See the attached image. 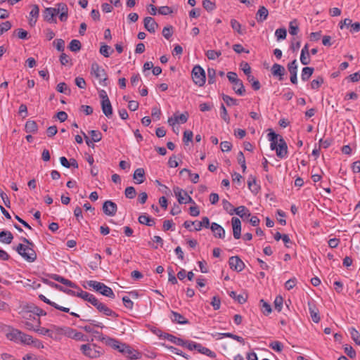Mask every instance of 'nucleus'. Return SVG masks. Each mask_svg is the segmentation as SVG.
<instances>
[{
	"label": "nucleus",
	"instance_id": "obj_1",
	"mask_svg": "<svg viewBox=\"0 0 360 360\" xmlns=\"http://www.w3.org/2000/svg\"><path fill=\"white\" fill-rule=\"evenodd\" d=\"M101 341L110 346L112 348L117 349L122 354L127 355V357L131 359H139L141 358V353L134 349L129 345L120 342L115 339L108 337H102Z\"/></svg>",
	"mask_w": 360,
	"mask_h": 360
},
{
	"label": "nucleus",
	"instance_id": "obj_2",
	"mask_svg": "<svg viewBox=\"0 0 360 360\" xmlns=\"http://www.w3.org/2000/svg\"><path fill=\"white\" fill-rule=\"evenodd\" d=\"M269 140L271 141L270 148L276 150V155L280 158H283L288 153V147L283 137L273 131L268 134Z\"/></svg>",
	"mask_w": 360,
	"mask_h": 360
},
{
	"label": "nucleus",
	"instance_id": "obj_3",
	"mask_svg": "<svg viewBox=\"0 0 360 360\" xmlns=\"http://www.w3.org/2000/svg\"><path fill=\"white\" fill-rule=\"evenodd\" d=\"M21 240L27 245L20 243L15 248L16 252L27 262H34L37 259V253L33 249V243L23 237Z\"/></svg>",
	"mask_w": 360,
	"mask_h": 360
},
{
	"label": "nucleus",
	"instance_id": "obj_4",
	"mask_svg": "<svg viewBox=\"0 0 360 360\" xmlns=\"http://www.w3.org/2000/svg\"><path fill=\"white\" fill-rule=\"evenodd\" d=\"M82 353L89 358H98L104 353V349L95 344H84L80 346Z\"/></svg>",
	"mask_w": 360,
	"mask_h": 360
},
{
	"label": "nucleus",
	"instance_id": "obj_5",
	"mask_svg": "<svg viewBox=\"0 0 360 360\" xmlns=\"http://www.w3.org/2000/svg\"><path fill=\"white\" fill-rule=\"evenodd\" d=\"M91 75L98 80L100 84L105 86L108 84V76L105 70L97 63H93L91 66Z\"/></svg>",
	"mask_w": 360,
	"mask_h": 360
},
{
	"label": "nucleus",
	"instance_id": "obj_6",
	"mask_svg": "<svg viewBox=\"0 0 360 360\" xmlns=\"http://www.w3.org/2000/svg\"><path fill=\"white\" fill-rule=\"evenodd\" d=\"M89 287L94 288L96 292L108 297L114 298L115 293L112 290L103 283L96 281H87Z\"/></svg>",
	"mask_w": 360,
	"mask_h": 360
},
{
	"label": "nucleus",
	"instance_id": "obj_7",
	"mask_svg": "<svg viewBox=\"0 0 360 360\" xmlns=\"http://www.w3.org/2000/svg\"><path fill=\"white\" fill-rule=\"evenodd\" d=\"M192 79L194 83L199 86H202L205 84L206 80L205 72L200 65H195L193 68Z\"/></svg>",
	"mask_w": 360,
	"mask_h": 360
},
{
	"label": "nucleus",
	"instance_id": "obj_8",
	"mask_svg": "<svg viewBox=\"0 0 360 360\" xmlns=\"http://www.w3.org/2000/svg\"><path fill=\"white\" fill-rule=\"evenodd\" d=\"M173 191L180 204H186L188 202L195 204L192 198L189 196L182 188L178 186H174L173 188Z\"/></svg>",
	"mask_w": 360,
	"mask_h": 360
},
{
	"label": "nucleus",
	"instance_id": "obj_9",
	"mask_svg": "<svg viewBox=\"0 0 360 360\" xmlns=\"http://www.w3.org/2000/svg\"><path fill=\"white\" fill-rule=\"evenodd\" d=\"M80 321L91 322V325H88V326H85L82 327V328L86 333H92L95 334V337H97L99 340H101V338H102V337H104L102 333H99L98 331L94 330V329H93V326L103 328L105 326L101 323L97 322L94 320L84 319H81Z\"/></svg>",
	"mask_w": 360,
	"mask_h": 360
},
{
	"label": "nucleus",
	"instance_id": "obj_10",
	"mask_svg": "<svg viewBox=\"0 0 360 360\" xmlns=\"http://www.w3.org/2000/svg\"><path fill=\"white\" fill-rule=\"evenodd\" d=\"M103 212L108 216H115L117 211V204L111 200H106L103 204Z\"/></svg>",
	"mask_w": 360,
	"mask_h": 360
},
{
	"label": "nucleus",
	"instance_id": "obj_11",
	"mask_svg": "<svg viewBox=\"0 0 360 360\" xmlns=\"http://www.w3.org/2000/svg\"><path fill=\"white\" fill-rule=\"evenodd\" d=\"M229 264L230 268L236 271H242L245 266V263L237 256L230 257Z\"/></svg>",
	"mask_w": 360,
	"mask_h": 360
},
{
	"label": "nucleus",
	"instance_id": "obj_12",
	"mask_svg": "<svg viewBox=\"0 0 360 360\" xmlns=\"http://www.w3.org/2000/svg\"><path fill=\"white\" fill-rule=\"evenodd\" d=\"M57 12L54 8H46L44 11L43 16L45 21L49 23H56L57 20L56 16Z\"/></svg>",
	"mask_w": 360,
	"mask_h": 360
},
{
	"label": "nucleus",
	"instance_id": "obj_13",
	"mask_svg": "<svg viewBox=\"0 0 360 360\" xmlns=\"http://www.w3.org/2000/svg\"><path fill=\"white\" fill-rule=\"evenodd\" d=\"M288 71L290 74V82L296 84L297 83V62L295 59L288 65Z\"/></svg>",
	"mask_w": 360,
	"mask_h": 360
},
{
	"label": "nucleus",
	"instance_id": "obj_14",
	"mask_svg": "<svg viewBox=\"0 0 360 360\" xmlns=\"http://www.w3.org/2000/svg\"><path fill=\"white\" fill-rule=\"evenodd\" d=\"M144 27L150 33H155L158 24L152 17H146L143 20Z\"/></svg>",
	"mask_w": 360,
	"mask_h": 360
},
{
	"label": "nucleus",
	"instance_id": "obj_15",
	"mask_svg": "<svg viewBox=\"0 0 360 360\" xmlns=\"http://www.w3.org/2000/svg\"><path fill=\"white\" fill-rule=\"evenodd\" d=\"M271 74L274 77H278L279 80H283V77L285 73V68L278 63H274L271 69Z\"/></svg>",
	"mask_w": 360,
	"mask_h": 360
},
{
	"label": "nucleus",
	"instance_id": "obj_16",
	"mask_svg": "<svg viewBox=\"0 0 360 360\" xmlns=\"http://www.w3.org/2000/svg\"><path fill=\"white\" fill-rule=\"evenodd\" d=\"M232 226H233V237L236 239H238L240 237V231H241V222L240 220L237 217H233L231 219Z\"/></svg>",
	"mask_w": 360,
	"mask_h": 360
},
{
	"label": "nucleus",
	"instance_id": "obj_17",
	"mask_svg": "<svg viewBox=\"0 0 360 360\" xmlns=\"http://www.w3.org/2000/svg\"><path fill=\"white\" fill-rule=\"evenodd\" d=\"M51 278H52L53 280L56 281H58L63 285H65L68 287H70V288H77V285L73 282H72L70 280H68L67 278H65L63 276H60V275H58V274H52L51 276Z\"/></svg>",
	"mask_w": 360,
	"mask_h": 360
},
{
	"label": "nucleus",
	"instance_id": "obj_18",
	"mask_svg": "<svg viewBox=\"0 0 360 360\" xmlns=\"http://www.w3.org/2000/svg\"><path fill=\"white\" fill-rule=\"evenodd\" d=\"M308 307L312 321L314 323H319L321 319L319 309L313 302H308Z\"/></svg>",
	"mask_w": 360,
	"mask_h": 360
},
{
	"label": "nucleus",
	"instance_id": "obj_19",
	"mask_svg": "<svg viewBox=\"0 0 360 360\" xmlns=\"http://www.w3.org/2000/svg\"><path fill=\"white\" fill-rule=\"evenodd\" d=\"M188 118V112H184L179 115H174V119L172 117H170L168 119V122L172 126L174 125L176 122H180V123L184 124L187 122Z\"/></svg>",
	"mask_w": 360,
	"mask_h": 360
},
{
	"label": "nucleus",
	"instance_id": "obj_20",
	"mask_svg": "<svg viewBox=\"0 0 360 360\" xmlns=\"http://www.w3.org/2000/svg\"><path fill=\"white\" fill-rule=\"evenodd\" d=\"M135 184H141L145 181V170L143 168L136 169L133 174Z\"/></svg>",
	"mask_w": 360,
	"mask_h": 360
},
{
	"label": "nucleus",
	"instance_id": "obj_21",
	"mask_svg": "<svg viewBox=\"0 0 360 360\" xmlns=\"http://www.w3.org/2000/svg\"><path fill=\"white\" fill-rule=\"evenodd\" d=\"M39 297L41 301L46 303L47 304H49V305L53 307L56 309H58L60 311H62L66 312V313L70 312L69 308L61 307V306L58 305V304H56V303L51 301L48 298H46L44 295H39Z\"/></svg>",
	"mask_w": 360,
	"mask_h": 360
},
{
	"label": "nucleus",
	"instance_id": "obj_22",
	"mask_svg": "<svg viewBox=\"0 0 360 360\" xmlns=\"http://www.w3.org/2000/svg\"><path fill=\"white\" fill-rule=\"evenodd\" d=\"M210 229L214 233L216 238H224L225 236L224 229L218 224L213 222L211 224Z\"/></svg>",
	"mask_w": 360,
	"mask_h": 360
},
{
	"label": "nucleus",
	"instance_id": "obj_23",
	"mask_svg": "<svg viewBox=\"0 0 360 360\" xmlns=\"http://www.w3.org/2000/svg\"><path fill=\"white\" fill-rule=\"evenodd\" d=\"M269 15V11L264 6H260L256 13V20L258 22H262L266 20Z\"/></svg>",
	"mask_w": 360,
	"mask_h": 360
},
{
	"label": "nucleus",
	"instance_id": "obj_24",
	"mask_svg": "<svg viewBox=\"0 0 360 360\" xmlns=\"http://www.w3.org/2000/svg\"><path fill=\"white\" fill-rule=\"evenodd\" d=\"M101 108L103 114L108 117H110L112 115V108L111 103L109 101H101Z\"/></svg>",
	"mask_w": 360,
	"mask_h": 360
},
{
	"label": "nucleus",
	"instance_id": "obj_25",
	"mask_svg": "<svg viewBox=\"0 0 360 360\" xmlns=\"http://www.w3.org/2000/svg\"><path fill=\"white\" fill-rule=\"evenodd\" d=\"M172 316L170 317L171 320L174 323H176L179 324H187L188 323V321L181 314L172 311Z\"/></svg>",
	"mask_w": 360,
	"mask_h": 360
},
{
	"label": "nucleus",
	"instance_id": "obj_26",
	"mask_svg": "<svg viewBox=\"0 0 360 360\" xmlns=\"http://www.w3.org/2000/svg\"><path fill=\"white\" fill-rule=\"evenodd\" d=\"M98 311L107 316H112L115 318L118 316V314L115 311H112L103 303H101L99 307H98Z\"/></svg>",
	"mask_w": 360,
	"mask_h": 360
},
{
	"label": "nucleus",
	"instance_id": "obj_27",
	"mask_svg": "<svg viewBox=\"0 0 360 360\" xmlns=\"http://www.w3.org/2000/svg\"><path fill=\"white\" fill-rule=\"evenodd\" d=\"M20 330L12 328L10 332L6 333V338L15 343H19Z\"/></svg>",
	"mask_w": 360,
	"mask_h": 360
},
{
	"label": "nucleus",
	"instance_id": "obj_28",
	"mask_svg": "<svg viewBox=\"0 0 360 360\" xmlns=\"http://www.w3.org/2000/svg\"><path fill=\"white\" fill-rule=\"evenodd\" d=\"M138 221L141 224H145L148 226H153L155 225V219L150 217L146 214H141L139 217Z\"/></svg>",
	"mask_w": 360,
	"mask_h": 360
},
{
	"label": "nucleus",
	"instance_id": "obj_29",
	"mask_svg": "<svg viewBox=\"0 0 360 360\" xmlns=\"http://www.w3.org/2000/svg\"><path fill=\"white\" fill-rule=\"evenodd\" d=\"M194 347H196L195 350H197L198 352L207 355V356L214 358L216 357V354L214 352L211 351L210 349L203 347L201 344L198 343L197 346H194Z\"/></svg>",
	"mask_w": 360,
	"mask_h": 360
},
{
	"label": "nucleus",
	"instance_id": "obj_30",
	"mask_svg": "<svg viewBox=\"0 0 360 360\" xmlns=\"http://www.w3.org/2000/svg\"><path fill=\"white\" fill-rule=\"evenodd\" d=\"M13 236L10 231H2L0 232V241L6 244L11 243Z\"/></svg>",
	"mask_w": 360,
	"mask_h": 360
},
{
	"label": "nucleus",
	"instance_id": "obj_31",
	"mask_svg": "<svg viewBox=\"0 0 360 360\" xmlns=\"http://www.w3.org/2000/svg\"><path fill=\"white\" fill-rule=\"evenodd\" d=\"M25 128L27 133H36L38 130V125L35 121L28 120L25 123Z\"/></svg>",
	"mask_w": 360,
	"mask_h": 360
},
{
	"label": "nucleus",
	"instance_id": "obj_32",
	"mask_svg": "<svg viewBox=\"0 0 360 360\" xmlns=\"http://www.w3.org/2000/svg\"><path fill=\"white\" fill-rule=\"evenodd\" d=\"M233 89L238 95H242L245 92V86L240 79L233 84Z\"/></svg>",
	"mask_w": 360,
	"mask_h": 360
},
{
	"label": "nucleus",
	"instance_id": "obj_33",
	"mask_svg": "<svg viewBox=\"0 0 360 360\" xmlns=\"http://www.w3.org/2000/svg\"><path fill=\"white\" fill-rule=\"evenodd\" d=\"M314 69L311 67H305L302 70L301 78L303 81H307L312 75Z\"/></svg>",
	"mask_w": 360,
	"mask_h": 360
},
{
	"label": "nucleus",
	"instance_id": "obj_34",
	"mask_svg": "<svg viewBox=\"0 0 360 360\" xmlns=\"http://www.w3.org/2000/svg\"><path fill=\"white\" fill-rule=\"evenodd\" d=\"M13 36L17 37L20 39H27L29 38L28 32L22 28L15 30Z\"/></svg>",
	"mask_w": 360,
	"mask_h": 360
},
{
	"label": "nucleus",
	"instance_id": "obj_35",
	"mask_svg": "<svg viewBox=\"0 0 360 360\" xmlns=\"http://www.w3.org/2000/svg\"><path fill=\"white\" fill-rule=\"evenodd\" d=\"M19 343L30 345L32 342V337L30 335L20 332Z\"/></svg>",
	"mask_w": 360,
	"mask_h": 360
},
{
	"label": "nucleus",
	"instance_id": "obj_36",
	"mask_svg": "<svg viewBox=\"0 0 360 360\" xmlns=\"http://www.w3.org/2000/svg\"><path fill=\"white\" fill-rule=\"evenodd\" d=\"M69 49L72 52H78L82 48L81 42L77 39H72L69 44Z\"/></svg>",
	"mask_w": 360,
	"mask_h": 360
},
{
	"label": "nucleus",
	"instance_id": "obj_37",
	"mask_svg": "<svg viewBox=\"0 0 360 360\" xmlns=\"http://www.w3.org/2000/svg\"><path fill=\"white\" fill-rule=\"evenodd\" d=\"M99 51L101 55L108 58L110 56V53L113 52V50L108 45L102 44Z\"/></svg>",
	"mask_w": 360,
	"mask_h": 360
},
{
	"label": "nucleus",
	"instance_id": "obj_38",
	"mask_svg": "<svg viewBox=\"0 0 360 360\" xmlns=\"http://www.w3.org/2000/svg\"><path fill=\"white\" fill-rule=\"evenodd\" d=\"M56 90L62 94H65L66 95H69L71 93V90L68 87L66 83L60 82L56 86Z\"/></svg>",
	"mask_w": 360,
	"mask_h": 360
},
{
	"label": "nucleus",
	"instance_id": "obj_39",
	"mask_svg": "<svg viewBox=\"0 0 360 360\" xmlns=\"http://www.w3.org/2000/svg\"><path fill=\"white\" fill-rule=\"evenodd\" d=\"M65 330H68L69 332H71L72 333H74V335H72L73 339L82 341L85 340V335L83 333L77 332L76 331V330L70 328H65Z\"/></svg>",
	"mask_w": 360,
	"mask_h": 360
},
{
	"label": "nucleus",
	"instance_id": "obj_40",
	"mask_svg": "<svg viewBox=\"0 0 360 360\" xmlns=\"http://www.w3.org/2000/svg\"><path fill=\"white\" fill-rule=\"evenodd\" d=\"M52 286L55 287L56 289H58V290L60 291H62L69 295H71V296H77V292L76 291H74L72 290H70V289H67V288H65L64 287L58 285V284H56V283H53L52 284Z\"/></svg>",
	"mask_w": 360,
	"mask_h": 360
},
{
	"label": "nucleus",
	"instance_id": "obj_41",
	"mask_svg": "<svg viewBox=\"0 0 360 360\" xmlns=\"http://www.w3.org/2000/svg\"><path fill=\"white\" fill-rule=\"evenodd\" d=\"M249 190L255 194H257L260 190V184L253 179L252 181H249Z\"/></svg>",
	"mask_w": 360,
	"mask_h": 360
},
{
	"label": "nucleus",
	"instance_id": "obj_42",
	"mask_svg": "<svg viewBox=\"0 0 360 360\" xmlns=\"http://www.w3.org/2000/svg\"><path fill=\"white\" fill-rule=\"evenodd\" d=\"M237 161H238V164L240 165V166L243 169V172H244L246 169V162H245V155L242 151H240L238 153Z\"/></svg>",
	"mask_w": 360,
	"mask_h": 360
},
{
	"label": "nucleus",
	"instance_id": "obj_43",
	"mask_svg": "<svg viewBox=\"0 0 360 360\" xmlns=\"http://www.w3.org/2000/svg\"><path fill=\"white\" fill-rule=\"evenodd\" d=\"M349 333L356 344L360 345V333L354 328H351L349 329Z\"/></svg>",
	"mask_w": 360,
	"mask_h": 360
},
{
	"label": "nucleus",
	"instance_id": "obj_44",
	"mask_svg": "<svg viewBox=\"0 0 360 360\" xmlns=\"http://www.w3.org/2000/svg\"><path fill=\"white\" fill-rule=\"evenodd\" d=\"M184 172H187L189 176H190V178H191V181L194 183V184H196L199 181V175L198 174H192L191 172L188 169H183L180 171V174H182Z\"/></svg>",
	"mask_w": 360,
	"mask_h": 360
},
{
	"label": "nucleus",
	"instance_id": "obj_45",
	"mask_svg": "<svg viewBox=\"0 0 360 360\" xmlns=\"http://www.w3.org/2000/svg\"><path fill=\"white\" fill-rule=\"evenodd\" d=\"M124 195L129 199H133L136 195L135 188L133 186H129L125 188Z\"/></svg>",
	"mask_w": 360,
	"mask_h": 360
},
{
	"label": "nucleus",
	"instance_id": "obj_46",
	"mask_svg": "<svg viewBox=\"0 0 360 360\" xmlns=\"http://www.w3.org/2000/svg\"><path fill=\"white\" fill-rule=\"evenodd\" d=\"M287 31L285 28H278L275 32V36L278 41L285 39Z\"/></svg>",
	"mask_w": 360,
	"mask_h": 360
},
{
	"label": "nucleus",
	"instance_id": "obj_47",
	"mask_svg": "<svg viewBox=\"0 0 360 360\" xmlns=\"http://www.w3.org/2000/svg\"><path fill=\"white\" fill-rule=\"evenodd\" d=\"M167 339L169 340L170 342L174 343L176 345L182 346L184 345V340L177 338L176 336H174L170 334H167Z\"/></svg>",
	"mask_w": 360,
	"mask_h": 360
},
{
	"label": "nucleus",
	"instance_id": "obj_48",
	"mask_svg": "<svg viewBox=\"0 0 360 360\" xmlns=\"http://www.w3.org/2000/svg\"><path fill=\"white\" fill-rule=\"evenodd\" d=\"M75 289H77V297H81L85 301L89 300V297L91 295V293L86 291H83L78 285L77 288H76Z\"/></svg>",
	"mask_w": 360,
	"mask_h": 360
},
{
	"label": "nucleus",
	"instance_id": "obj_49",
	"mask_svg": "<svg viewBox=\"0 0 360 360\" xmlns=\"http://www.w3.org/2000/svg\"><path fill=\"white\" fill-rule=\"evenodd\" d=\"M323 83V78L322 77H318L311 82V88L312 89H318L321 84Z\"/></svg>",
	"mask_w": 360,
	"mask_h": 360
},
{
	"label": "nucleus",
	"instance_id": "obj_50",
	"mask_svg": "<svg viewBox=\"0 0 360 360\" xmlns=\"http://www.w3.org/2000/svg\"><path fill=\"white\" fill-rule=\"evenodd\" d=\"M299 31L298 25L296 20H292L289 25V32L292 35H296Z\"/></svg>",
	"mask_w": 360,
	"mask_h": 360
},
{
	"label": "nucleus",
	"instance_id": "obj_51",
	"mask_svg": "<svg viewBox=\"0 0 360 360\" xmlns=\"http://www.w3.org/2000/svg\"><path fill=\"white\" fill-rule=\"evenodd\" d=\"M269 347L277 352H281L283 350V345L279 341H274L269 344Z\"/></svg>",
	"mask_w": 360,
	"mask_h": 360
},
{
	"label": "nucleus",
	"instance_id": "obj_52",
	"mask_svg": "<svg viewBox=\"0 0 360 360\" xmlns=\"http://www.w3.org/2000/svg\"><path fill=\"white\" fill-rule=\"evenodd\" d=\"M56 11L57 12V15L59 13H68V8L67 5L64 3H58L56 4Z\"/></svg>",
	"mask_w": 360,
	"mask_h": 360
},
{
	"label": "nucleus",
	"instance_id": "obj_53",
	"mask_svg": "<svg viewBox=\"0 0 360 360\" xmlns=\"http://www.w3.org/2000/svg\"><path fill=\"white\" fill-rule=\"evenodd\" d=\"M231 26L233 28V30L236 31L238 34H242L244 33V32H243V30H241L240 23L238 22L236 20L232 19L231 20Z\"/></svg>",
	"mask_w": 360,
	"mask_h": 360
},
{
	"label": "nucleus",
	"instance_id": "obj_54",
	"mask_svg": "<svg viewBox=\"0 0 360 360\" xmlns=\"http://www.w3.org/2000/svg\"><path fill=\"white\" fill-rule=\"evenodd\" d=\"M12 27L11 22L10 21H5L0 24V36L2 35L4 32L9 30Z\"/></svg>",
	"mask_w": 360,
	"mask_h": 360
},
{
	"label": "nucleus",
	"instance_id": "obj_55",
	"mask_svg": "<svg viewBox=\"0 0 360 360\" xmlns=\"http://www.w3.org/2000/svg\"><path fill=\"white\" fill-rule=\"evenodd\" d=\"M91 139L94 142H98L102 139V134L98 130H91L89 131Z\"/></svg>",
	"mask_w": 360,
	"mask_h": 360
},
{
	"label": "nucleus",
	"instance_id": "obj_56",
	"mask_svg": "<svg viewBox=\"0 0 360 360\" xmlns=\"http://www.w3.org/2000/svg\"><path fill=\"white\" fill-rule=\"evenodd\" d=\"M202 6L207 11H212L216 8L215 4L210 0H204Z\"/></svg>",
	"mask_w": 360,
	"mask_h": 360
},
{
	"label": "nucleus",
	"instance_id": "obj_57",
	"mask_svg": "<svg viewBox=\"0 0 360 360\" xmlns=\"http://www.w3.org/2000/svg\"><path fill=\"white\" fill-rule=\"evenodd\" d=\"M216 70L214 68L207 69L208 83L213 84L215 82Z\"/></svg>",
	"mask_w": 360,
	"mask_h": 360
},
{
	"label": "nucleus",
	"instance_id": "obj_58",
	"mask_svg": "<svg viewBox=\"0 0 360 360\" xmlns=\"http://www.w3.org/2000/svg\"><path fill=\"white\" fill-rule=\"evenodd\" d=\"M221 51H217L214 50H208L206 52V56L210 60H215L221 56Z\"/></svg>",
	"mask_w": 360,
	"mask_h": 360
},
{
	"label": "nucleus",
	"instance_id": "obj_59",
	"mask_svg": "<svg viewBox=\"0 0 360 360\" xmlns=\"http://www.w3.org/2000/svg\"><path fill=\"white\" fill-rule=\"evenodd\" d=\"M222 205L224 209L231 215H232V212L233 211V206L227 200L224 199L222 200Z\"/></svg>",
	"mask_w": 360,
	"mask_h": 360
},
{
	"label": "nucleus",
	"instance_id": "obj_60",
	"mask_svg": "<svg viewBox=\"0 0 360 360\" xmlns=\"http://www.w3.org/2000/svg\"><path fill=\"white\" fill-rule=\"evenodd\" d=\"M173 34V27L169 25L167 27H165L162 30V35L167 39H169Z\"/></svg>",
	"mask_w": 360,
	"mask_h": 360
},
{
	"label": "nucleus",
	"instance_id": "obj_61",
	"mask_svg": "<svg viewBox=\"0 0 360 360\" xmlns=\"http://www.w3.org/2000/svg\"><path fill=\"white\" fill-rule=\"evenodd\" d=\"M53 44L55 45L56 49L58 51H64V49H65V41H64L63 39H56L53 41Z\"/></svg>",
	"mask_w": 360,
	"mask_h": 360
},
{
	"label": "nucleus",
	"instance_id": "obj_62",
	"mask_svg": "<svg viewBox=\"0 0 360 360\" xmlns=\"http://www.w3.org/2000/svg\"><path fill=\"white\" fill-rule=\"evenodd\" d=\"M158 13L161 15H169L173 13V11L171 7L167 6H160L158 9Z\"/></svg>",
	"mask_w": 360,
	"mask_h": 360
},
{
	"label": "nucleus",
	"instance_id": "obj_63",
	"mask_svg": "<svg viewBox=\"0 0 360 360\" xmlns=\"http://www.w3.org/2000/svg\"><path fill=\"white\" fill-rule=\"evenodd\" d=\"M344 350L348 356H349L352 359L355 358L356 352L352 346L347 345H345Z\"/></svg>",
	"mask_w": 360,
	"mask_h": 360
},
{
	"label": "nucleus",
	"instance_id": "obj_64",
	"mask_svg": "<svg viewBox=\"0 0 360 360\" xmlns=\"http://www.w3.org/2000/svg\"><path fill=\"white\" fill-rule=\"evenodd\" d=\"M193 134L191 131L186 130L184 132V138L183 141L186 144H188V142L192 141Z\"/></svg>",
	"mask_w": 360,
	"mask_h": 360
}]
</instances>
